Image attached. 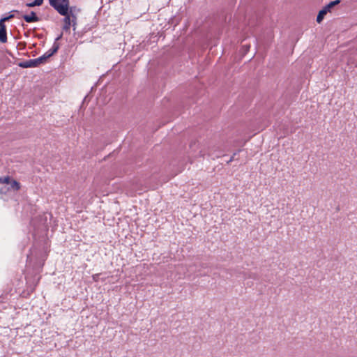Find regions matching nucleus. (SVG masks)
<instances>
[{"mask_svg": "<svg viewBox=\"0 0 357 357\" xmlns=\"http://www.w3.org/2000/svg\"><path fill=\"white\" fill-rule=\"evenodd\" d=\"M9 190H10V188H8L7 189L6 188H0V194H1V195L6 194L7 192V191Z\"/></svg>", "mask_w": 357, "mask_h": 357, "instance_id": "nucleus-13", "label": "nucleus"}, {"mask_svg": "<svg viewBox=\"0 0 357 357\" xmlns=\"http://www.w3.org/2000/svg\"><path fill=\"white\" fill-rule=\"evenodd\" d=\"M340 3V0H335V1H331L330 2L326 7L325 8L328 10V12L330 10V9L334 6L336 4H338Z\"/></svg>", "mask_w": 357, "mask_h": 357, "instance_id": "nucleus-12", "label": "nucleus"}, {"mask_svg": "<svg viewBox=\"0 0 357 357\" xmlns=\"http://www.w3.org/2000/svg\"><path fill=\"white\" fill-rule=\"evenodd\" d=\"M36 6H37V4H35L34 1L26 3V6H28V7H34Z\"/></svg>", "mask_w": 357, "mask_h": 357, "instance_id": "nucleus-16", "label": "nucleus"}, {"mask_svg": "<svg viewBox=\"0 0 357 357\" xmlns=\"http://www.w3.org/2000/svg\"><path fill=\"white\" fill-rule=\"evenodd\" d=\"M43 2V0H35L34 3L37 4V6H40Z\"/></svg>", "mask_w": 357, "mask_h": 357, "instance_id": "nucleus-15", "label": "nucleus"}, {"mask_svg": "<svg viewBox=\"0 0 357 357\" xmlns=\"http://www.w3.org/2000/svg\"><path fill=\"white\" fill-rule=\"evenodd\" d=\"M10 187L9 188L10 190L18 191L21 188V184L16 180H12L10 183Z\"/></svg>", "mask_w": 357, "mask_h": 357, "instance_id": "nucleus-7", "label": "nucleus"}, {"mask_svg": "<svg viewBox=\"0 0 357 357\" xmlns=\"http://www.w3.org/2000/svg\"><path fill=\"white\" fill-rule=\"evenodd\" d=\"M62 38V33L60 34L55 39L54 42H57L59 40H60Z\"/></svg>", "mask_w": 357, "mask_h": 357, "instance_id": "nucleus-17", "label": "nucleus"}, {"mask_svg": "<svg viewBox=\"0 0 357 357\" xmlns=\"http://www.w3.org/2000/svg\"><path fill=\"white\" fill-rule=\"evenodd\" d=\"M47 59H48V57L45 53L43 55L37 58L36 61L38 62V66L40 65L41 63H45Z\"/></svg>", "mask_w": 357, "mask_h": 357, "instance_id": "nucleus-9", "label": "nucleus"}, {"mask_svg": "<svg viewBox=\"0 0 357 357\" xmlns=\"http://www.w3.org/2000/svg\"><path fill=\"white\" fill-rule=\"evenodd\" d=\"M92 279L94 282H98L99 280V274H94L92 275Z\"/></svg>", "mask_w": 357, "mask_h": 357, "instance_id": "nucleus-14", "label": "nucleus"}, {"mask_svg": "<svg viewBox=\"0 0 357 357\" xmlns=\"http://www.w3.org/2000/svg\"><path fill=\"white\" fill-rule=\"evenodd\" d=\"M23 19L27 23L37 22L40 20L39 17L36 16L35 12L31 11L29 15H24Z\"/></svg>", "mask_w": 357, "mask_h": 357, "instance_id": "nucleus-4", "label": "nucleus"}, {"mask_svg": "<svg viewBox=\"0 0 357 357\" xmlns=\"http://www.w3.org/2000/svg\"><path fill=\"white\" fill-rule=\"evenodd\" d=\"M62 15L64 16V18L63 20V25L62 27L63 31L65 32H70L71 23H73V26H74V29H75V26L76 24L75 15L72 14V20H71L70 15H69L68 13L66 15Z\"/></svg>", "mask_w": 357, "mask_h": 357, "instance_id": "nucleus-2", "label": "nucleus"}, {"mask_svg": "<svg viewBox=\"0 0 357 357\" xmlns=\"http://www.w3.org/2000/svg\"><path fill=\"white\" fill-rule=\"evenodd\" d=\"M50 4L60 15H66L69 9V0H49Z\"/></svg>", "mask_w": 357, "mask_h": 357, "instance_id": "nucleus-1", "label": "nucleus"}, {"mask_svg": "<svg viewBox=\"0 0 357 357\" xmlns=\"http://www.w3.org/2000/svg\"><path fill=\"white\" fill-rule=\"evenodd\" d=\"M0 42L2 43L7 42L6 26L5 24H0Z\"/></svg>", "mask_w": 357, "mask_h": 357, "instance_id": "nucleus-5", "label": "nucleus"}, {"mask_svg": "<svg viewBox=\"0 0 357 357\" xmlns=\"http://www.w3.org/2000/svg\"><path fill=\"white\" fill-rule=\"evenodd\" d=\"M14 17L13 14H10L8 16L3 17L0 20V24H5V22L8 21L9 20Z\"/></svg>", "mask_w": 357, "mask_h": 357, "instance_id": "nucleus-10", "label": "nucleus"}, {"mask_svg": "<svg viewBox=\"0 0 357 357\" xmlns=\"http://www.w3.org/2000/svg\"><path fill=\"white\" fill-rule=\"evenodd\" d=\"M10 177L9 176L0 177V183L10 184Z\"/></svg>", "mask_w": 357, "mask_h": 357, "instance_id": "nucleus-11", "label": "nucleus"}, {"mask_svg": "<svg viewBox=\"0 0 357 357\" xmlns=\"http://www.w3.org/2000/svg\"><path fill=\"white\" fill-rule=\"evenodd\" d=\"M18 66L23 68H36L38 66V62L36 61V59H29L24 61H22L18 63Z\"/></svg>", "mask_w": 357, "mask_h": 357, "instance_id": "nucleus-3", "label": "nucleus"}, {"mask_svg": "<svg viewBox=\"0 0 357 357\" xmlns=\"http://www.w3.org/2000/svg\"><path fill=\"white\" fill-rule=\"evenodd\" d=\"M327 13H328V10L325 8H324L321 10H320L317 17V22L318 23H320L323 20L324 15Z\"/></svg>", "mask_w": 357, "mask_h": 357, "instance_id": "nucleus-8", "label": "nucleus"}, {"mask_svg": "<svg viewBox=\"0 0 357 357\" xmlns=\"http://www.w3.org/2000/svg\"><path fill=\"white\" fill-rule=\"evenodd\" d=\"M59 49V43L58 42H54L52 47L45 52L48 58L54 54Z\"/></svg>", "mask_w": 357, "mask_h": 357, "instance_id": "nucleus-6", "label": "nucleus"}]
</instances>
